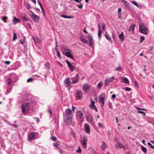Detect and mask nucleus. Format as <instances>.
Listing matches in <instances>:
<instances>
[{"label": "nucleus", "mask_w": 154, "mask_h": 154, "mask_svg": "<svg viewBox=\"0 0 154 154\" xmlns=\"http://www.w3.org/2000/svg\"><path fill=\"white\" fill-rule=\"evenodd\" d=\"M137 112L140 113V114H142L143 116L145 115V113L143 111H138Z\"/></svg>", "instance_id": "nucleus-44"}, {"label": "nucleus", "mask_w": 154, "mask_h": 154, "mask_svg": "<svg viewBox=\"0 0 154 154\" xmlns=\"http://www.w3.org/2000/svg\"><path fill=\"white\" fill-rule=\"evenodd\" d=\"M33 39L35 43H38L39 41L38 38L37 37L34 36L33 37Z\"/></svg>", "instance_id": "nucleus-33"}, {"label": "nucleus", "mask_w": 154, "mask_h": 154, "mask_svg": "<svg viewBox=\"0 0 154 154\" xmlns=\"http://www.w3.org/2000/svg\"><path fill=\"white\" fill-rule=\"evenodd\" d=\"M17 38V34L16 33L14 32L13 33V41H14Z\"/></svg>", "instance_id": "nucleus-38"}, {"label": "nucleus", "mask_w": 154, "mask_h": 154, "mask_svg": "<svg viewBox=\"0 0 154 154\" xmlns=\"http://www.w3.org/2000/svg\"><path fill=\"white\" fill-rule=\"evenodd\" d=\"M11 62L9 61H5L4 62V63L7 64H9Z\"/></svg>", "instance_id": "nucleus-62"}, {"label": "nucleus", "mask_w": 154, "mask_h": 154, "mask_svg": "<svg viewBox=\"0 0 154 154\" xmlns=\"http://www.w3.org/2000/svg\"><path fill=\"white\" fill-rule=\"evenodd\" d=\"M147 144H148V146H150L151 148H152V149H154V146H152V144L149 142H148L147 143Z\"/></svg>", "instance_id": "nucleus-49"}, {"label": "nucleus", "mask_w": 154, "mask_h": 154, "mask_svg": "<svg viewBox=\"0 0 154 154\" xmlns=\"http://www.w3.org/2000/svg\"><path fill=\"white\" fill-rule=\"evenodd\" d=\"M27 26L30 29H31V26L29 23H27Z\"/></svg>", "instance_id": "nucleus-60"}, {"label": "nucleus", "mask_w": 154, "mask_h": 154, "mask_svg": "<svg viewBox=\"0 0 154 154\" xmlns=\"http://www.w3.org/2000/svg\"><path fill=\"white\" fill-rule=\"evenodd\" d=\"M22 19L24 21H28V19L25 16H23L22 17Z\"/></svg>", "instance_id": "nucleus-47"}, {"label": "nucleus", "mask_w": 154, "mask_h": 154, "mask_svg": "<svg viewBox=\"0 0 154 154\" xmlns=\"http://www.w3.org/2000/svg\"><path fill=\"white\" fill-rule=\"evenodd\" d=\"M54 146L58 148L59 146V144L57 143H55L53 144Z\"/></svg>", "instance_id": "nucleus-48"}, {"label": "nucleus", "mask_w": 154, "mask_h": 154, "mask_svg": "<svg viewBox=\"0 0 154 154\" xmlns=\"http://www.w3.org/2000/svg\"><path fill=\"white\" fill-rule=\"evenodd\" d=\"M64 83L66 87H68L71 85V82L70 80V79L68 78L65 79L64 81Z\"/></svg>", "instance_id": "nucleus-16"}, {"label": "nucleus", "mask_w": 154, "mask_h": 154, "mask_svg": "<svg viewBox=\"0 0 154 154\" xmlns=\"http://www.w3.org/2000/svg\"><path fill=\"white\" fill-rule=\"evenodd\" d=\"M11 126H12L14 127L15 128H17V124H14L11 125Z\"/></svg>", "instance_id": "nucleus-56"}, {"label": "nucleus", "mask_w": 154, "mask_h": 154, "mask_svg": "<svg viewBox=\"0 0 154 154\" xmlns=\"http://www.w3.org/2000/svg\"><path fill=\"white\" fill-rule=\"evenodd\" d=\"M33 79L32 78H29L27 80V82H32L33 80Z\"/></svg>", "instance_id": "nucleus-45"}, {"label": "nucleus", "mask_w": 154, "mask_h": 154, "mask_svg": "<svg viewBox=\"0 0 154 154\" xmlns=\"http://www.w3.org/2000/svg\"><path fill=\"white\" fill-rule=\"evenodd\" d=\"M140 42L141 43L143 41L145 40V38L143 36H142L140 38Z\"/></svg>", "instance_id": "nucleus-52"}, {"label": "nucleus", "mask_w": 154, "mask_h": 154, "mask_svg": "<svg viewBox=\"0 0 154 154\" xmlns=\"http://www.w3.org/2000/svg\"><path fill=\"white\" fill-rule=\"evenodd\" d=\"M134 5L136 6L137 5V3L135 1H132L131 2Z\"/></svg>", "instance_id": "nucleus-54"}, {"label": "nucleus", "mask_w": 154, "mask_h": 154, "mask_svg": "<svg viewBox=\"0 0 154 154\" xmlns=\"http://www.w3.org/2000/svg\"><path fill=\"white\" fill-rule=\"evenodd\" d=\"M77 7L80 9H82L83 7V4H80L77 5Z\"/></svg>", "instance_id": "nucleus-51"}, {"label": "nucleus", "mask_w": 154, "mask_h": 154, "mask_svg": "<svg viewBox=\"0 0 154 154\" xmlns=\"http://www.w3.org/2000/svg\"><path fill=\"white\" fill-rule=\"evenodd\" d=\"M20 42L22 45H24L25 44L24 40H20Z\"/></svg>", "instance_id": "nucleus-57"}, {"label": "nucleus", "mask_w": 154, "mask_h": 154, "mask_svg": "<svg viewBox=\"0 0 154 154\" xmlns=\"http://www.w3.org/2000/svg\"><path fill=\"white\" fill-rule=\"evenodd\" d=\"M105 36L106 39L110 42H111V39L109 37V35L108 34L107 32H106L105 33Z\"/></svg>", "instance_id": "nucleus-24"}, {"label": "nucleus", "mask_w": 154, "mask_h": 154, "mask_svg": "<svg viewBox=\"0 0 154 154\" xmlns=\"http://www.w3.org/2000/svg\"><path fill=\"white\" fill-rule=\"evenodd\" d=\"M124 89L126 91H130L131 90V89L130 88L125 87L124 88Z\"/></svg>", "instance_id": "nucleus-42"}, {"label": "nucleus", "mask_w": 154, "mask_h": 154, "mask_svg": "<svg viewBox=\"0 0 154 154\" xmlns=\"http://www.w3.org/2000/svg\"><path fill=\"white\" fill-rule=\"evenodd\" d=\"M71 80H72V83L75 84L78 82L79 81V75L76 74L75 76L71 78Z\"/></svg>", "instance_id": "nucleus-8"}, {"label": "nucleus", "mask_w": 154, "mask_h": 154, "mask_svg": "<svg viewBox=\"0 0 154 154\" xmlns=\"http://www.w3.org/2000/svg\"><path fill=\"white\" fill-rule=\"evenodd\" d=\"M102 33V31L101 30H99L98 35L100 39L101 38Z\"/></svg>", "instance_id": "nucleus-36"}, {"label": "nucleus", "mask_w": 154, "mask_h": 154, "mask_svg": "<svg viewBox=\"0 0 154 154\" xmlns=\"http://www.w3.org/2000/svg\"><path fill=\"white\" fill-rule=\"evenodd\" d=\"M77 153H81L82 152V150L80 148V146H79L78 148V149L77 150H76V151Z\"/></svg>", "instance_id": "nucleus-41"}, {"label": "nucleus", "mask_w": 154, "mask_h": 154, "mask_svg": "<svg viewBox=\"0 0 154 154\" xmlns=\"http://www.w3.org/2000/svg\"><path fill=\"white\" fill-rule=\"evenodd\" d=\"M85 131V132L88 134H90L91 132L90 129L89 125L87 123H85L84 125Z\"/></svg>", "instance_id": "nucleus-15"}, {"label": "nucleus", "mask_w": 154, "mask_h": 154, "mask_svg": "<svg viewBox=\"0 0 154 154\" xmlns=\"http://www.w3.org/2000/svg\"><path fill=\"white\" fill-rule=\"evenodd\" d=\"M42 10V12L43 14V15L44 16H45V10L44 9V8H42L41 9Z\"/></svg>", "instance_id": "nucleus-59"}, {"label": "nucleus", "mask_w": 154, "mask_h": 154, "mask_svg": "<svg viewBox=\"0 0 154 154\" xmlns=\"http://www.w3.org/2000/svg\"><path fill=\"white\" fill-rule=\"evenodd\" d=\"M35 136V133L34 132H32L29 135L28 137V140H32Z\"/></svg>", "instance_id": "nucleus-17"}, {"label": "nucleus", "mask_w": 154, "mask_h": 154, "mask_svg": "<svg viewBox=\"0 0 154 154\" xmlns=\"http://www.w3.org/2000/svg\"><path fill=\"white\" fill-rule=\"evenodd\" d=\"M63 53L64 55L67 57L72 59L73 58V56L72 55V51L69 49H65L63 50Z\"/></svg>", "instance_id": "nucleus-2"}, {"label": "nucleus", "mask_w": 154, "mask_h": 154, "mask_svg": "<svg viewBox=\"0 0 154 154\" xmlns=\"http://www.w3.org/2000/svg\"><path fill=\"white\" fill-rule=\"evenodd\" d=\"M117 145L120 149H121L123 148V149H124V147L123 145L121 143H117Z\"/></svg>", "instance_id": "nucleus-29"}, {"label": "nucleus", "mask_w": 154, "mask_h": 154, "mask_svg": "<svg viewBox=\"0 0 154 154\" xmlns=\"http://www.w3.org/2000/svg\"><path fill=\"white\" fill-rule=\"evenodd\" d=\"M119 38L121 41H123L124 40L125 36L123 32H122L121 34L119 35Z\"/></svg>", "instance_id": "nucleus-22"}, {"label": "nucleus", "mask_w": 154, "mask_h": 154, "mask_svg": "<svg viewBox=\"0 0 154 154\" xmlns=\"http://www.w3.org/2000/svg\"><path fill=\"white\" fill-rule=\"evenodd\" d=\"M44 66L48 70L50 69V66L49 63L45 64H44Z\"/></svg>", "instance_id": "nucleus-37"}, {"label": "nucleus", "mask_w": 154, "mask_h": 154, "mask_svg": "<svg viewBox=\"0 0 154 154\" xmlns=\"http://www.w3.org/2000/svg\"><path fill=\"white\" fill-rule=\"evenodd\" d=\"M114 80H115L116 81L117 80V79L116 78H115L113 76H112L109 78H106L104 82L105 85L106 87L108 86L109 83L112 82Z\"/></svg>", "instance_id": "nucleus-3"}, {"label": "nucleus", "mask_w": 154, "mask_h": 154, "mask_svg": "<svg viewBox=\"0 0 154 154\" xmlns=\"http://www.w3.org/2000/svg\"><path fill=\"white\" fill-rule=\"evenodd\" d=\"M77 116L81 119H83L84 118V116L82 111H78L76 113Z\"/></svg>", "instance_id": "nucleus-20"}, {"label": "nucleus", "mask_w": 154, "mask_h": 154, "mask_svg": "<svg viewBox=\"0 0 154 154\" xmlns=\"http://www.w3.org/2000/svg\"><path fill=\"white\" fill-rule=\"evenodd\" d=\"M112 98L114 99L116 97V95L115 94H113L112 95Z\"/></svg>", "instance_id": "nucleus-63"}, {"label": "nucleus", "mask_w": 154, "mask_h": 154, "mask_svg": "<svg viewBox=\"0 0 154 154\" xmlns=\"http://www.w3.org/2000/svg\"><path fill=\"white\" fill-rule=\"evenodd\" d=\"M132 26V29L133 31L134 30V27H135V24H132V25L130 27V28H131V26Z\"/></svg>", "instance_id": "nucleus-61"}, {"label": "nucleus", "mask_w": 154, "mask_h": 154, "mask_svg": "<svg viewBox=\"0 0 154 154\" xmlns=\"http://www.w3.org/2000/svg\"><path fill=\"white\" fill-rule=\"evenodd\" d=\"M114 70L115 71H119L121 72L122 70V68L120 66H119L118 67L115 68Z\"/></svg>", "instance_id": "nucleus-31"}, {"label": "nucleus", "mask_w": 154, "mask_h": 154, "mask_svg": "<svg viewBox=\"0 0 154 154\" xmlns=\"http://www.w3.org/2000/svg\"><path fill=\"white\" fill-rule=\"evenodd\" d=\"M25 4L26 5V8L28 10L31 8V6L28 3H25Z\"/></svg>", "instance_id": "nucleus-30"}, {"label": "nucleus", "mask_w": 154, "mask_h": 154, "mask_svg": "<svg viewBox=\"0 0 154 154\" xmlns=\"http://www.w3.org/2000/svg\"><path fill=\"white\" fill-rule=\"evenodd\" d=\"M65 61H66V63L69 69L72 72L74 70V69L75 68V67H74V66H73L72 64L70 62H69V61H68L67 60H66Z\"/></svg>", "instance_id": "nucleus-14"}, {"label": "nucleus", "mask_w": 154, "mask_h": 154, "mask_svg": "<svg viewBox=\"0 0 154 154\" xmlns=\"http://www.w3.org/2000/svg\"><path fill=\"white\" fill-rule=\"evenodd\" d=\"M103 83L102 82H100L97 85V87L98 88H100L102 86Z\"/></svg>", "instance_id": "nucleus-34"}, {"label": "nucleus", "mask_w": 154, "mask_h": 154, "mask_svg": "<svg viewBox=\"0 0 154 154\" xmlns=\"http://www.w3.org/2000/svg\"><path fill=\"white\" fill-rule=\"evenodd\" d=\"M56 52L57 56L60 59L61 58V57L60 53L59 51H56Z\"/></svg>", "instance_id": "nucleus-39"}, {"label": "nucleus", "mask_w": 154, "mask_h": 154, "mask_svg": "<svg viewBox=\"0 0 154 154\" xmlns=\"http://www.w3.org/2000/svg\"><path fill=\"white\" fill-rule=\"evenodd\" d=\"M99 99L102 104V106H103L105 103V95L104 94L100 95L99 96Z\"/></svg>", "instance_id": "nucleus-13"}, {"label": "nucleus", "mask_w": 154, "mask_h": 154, "mask_svg": "<svg viewBox=\"0 0 154 154\" xmlns=\"http://www.w3.org/2000/svg\"><path fill=\"white\" fill-rule=\"evenodd\" d=\"M61 17L65 18H73V16H70L65 15H64L61 14L60 15Z\"/></svg>", "instance_id": "nucleus-25"}, {"label": "nucleus", "mask_w": 154, "mask_h": 154, "mask_svg": "<svg viewBox=\"0 0 154 154\" xmlns=\"http://www.w3.org/2000/svg\"><path fill=\"white\" fill-rule=\"evenodd\" d=\"M98 125L99 126L100 128H103L104 127L103 125L100 123H98Z\"/></svg>", "instance_id": "nucleus-53"}, {"label": "nucleus", "mask_w": 154, "mask_h": 154, "mask_svg": "<svg viewBox=\"0 0 154 154\" xmlns=\"http://www.w3.org/2000/svg\"><path fill=\"white\" fill-rule=\"evenodd\" d=\"M64 122L66 124L69 125L71 123L72 119L71 116H64Z\"/></svg>", "instance_id": "nucleus-6"}, {"label": "nucleus", "mask_w": 154, "mask_h": 154, "mask_svg": "<svg viewBox=\"0 0 154 154\" xmlns=\"http://www.w3.org/2000/svg\"><path fill=\"white\" fill-rule=\"evenodd\" d=\"M30 105L29 103H24L22 106V111L23 113H25L26 111L28 110Z\"/></svg>", "instance_id": "nucleus-7"}, {"label": "nucleus", "mask_w": 154, "mask_h": 154, "mask_svg": "<svg viewBox=\"0 0 154 154\" xmlns=\"http://www.w3.org/2000/svg\"><path fill=\"white\" fill-rule=\"evenodd\" d=\"M90 87L89 85L87 83H85L83 85V89L85 92H86L89 89Z\"/></svg>", "instance_id": "nucleus-18"}, {"label": "nucleus", "mask_w": 154, "mask_h": 154, "mask_svg": "<svg viewBox=\"0 0 154 154\" xmlns=\"http://www.w3.org/2000/svg\"><path fill=\"white\" fill-rule=\"evenodd\" d=\"M88 38L89 41V43H88V44H89L90 46H91L93 45L94 43V41L93 39L92 35L91 34H88Z\"/></svg>", "instance_id": "nucleus-12"}, {"label": "nucleus", "mask_w": 154, "mask_h": 154, "mask_svg": "<svg viewBox=\"0 0 154 154\" xmlns=\"http://www.w3.org/2000/svg\"><path fill=\"white\" fill-rule=\"evenodd\" d=\"M51 139L54 141H56L57 140V138L55 137H51Z\"/></svg>", "instance_id": "nucleus-58"}, {"label": "nucleus", "mask_w": 154, "mask_h": 154, "mask_svg": "<svg viewBox=\"0 0 154 154\" xmlns=\"http://www.w3.org/2000/svg\"><path fill=\"white\" fill-rule=\"evenodd\" d=\"M134 84L135 86H136L137 87H139V85L137 81H135L134 82Z\"/></svg>", "instance_id": "nucleus-46"}, {"label": "nucleus", "mask_w": 154, "mask_h": 154, "mask_svg": "<svg viewBox=\"0 0 154 154\" xmlns=\"http://www.w3.org/2000/svg\"><path fill=\"white\" fill-rule=\"evenodd\" d=\"M72 110L70 109H66L65 110V114L64 116H71Z\"/></svg>", "instance_id": "nucleus-19"}, {"label": "nucleus", "mask_w": 154, "mask_h": 154, "mask_svg": "<svg viewBox=\"0 0 154 154\" xmlns=\"http://www.w3.org/2000/svg\"><path fill=\"white\" fill-rule=\"evenodd\" d=\"M141 150L143 152L145 153L147 152V149H146L145 147L143 146H142L141 147Z\"/></svg>", "instance_id": "nucleus-32"}, {"label": "nucleus", "mask_w": 154, "mask_h": 154, "mask_svg": "<svg viewBox=\"0 0 154 154\" xmlns=\"http://www.w3.org/2000/svg\"><path fill=\"white\" fill-rule=\"evenodd\" d=\"M8 85L9 86L10 85L12 82V80L10 78H9L8 79Z\"/></svg>", "instance_id": "nucleus-40"}, {"label": "nucleus", "mask_w": 154, "mask_h": 154, "mask_svg": "<svg viewBox=\"0 0 154 154\" xmlns=\"http://www.w3.org/2000/svg\"><path fill=\"white\" fill-rule=\"evenodd\" d=\"M88 38L89 41V43H88V44H89L90 46H91L93 45L94 43V41L93 39L92 35L91 34H88Z\"/></svg>", "instance_id": "nucleus-11"}, {"label": "nucleus", "mask_w": 154, "mask_h": 154, "mask_svg": "<svg viewBox=\"0 0 154 154\" xmlns=\"http://www.w3.org/2000/svg\"><path fill=\"white\" fill-rule=\"evenodd\" d=\"M88 140L87 138L85 136L82 137V139H81L80 141L81 145L84 149H86L87 148Z\"/></svg>", "instance_id": "nucleus-5"}, {"label": "nucleus", "mask_w": 154, "mask_h": 154, "mask_svg": "<svg viewBox=\"0 0 154 154\" xmlns=\"http://www.w3.org/2000/svg\"><path fill=\"white\" fill-rule=\"evenodd\" d=\"M112 38L114 39V41L116 42V39L115 35L113 33H112Z\"/></svg>", "instance_id": "nucleus-50"}, {"label": "nucleus", "mask_w": 154, "mask_h": 154, "mask_svg": "<svg viewBox=\"0 0 154 154\" xmlns=\"http://www.w3.org/2000/svg\"><path fill=\"white\" fill-rule=\"evenodd\" d=\"M20 21V19H17L15 17H14V19L13 20V23L14 24H16L18 22Z\"/></svg>", "instance_id": "nucleus-26"}, {"label": "nucleus", "mask_w": 154, "mask_h": 154, "mask_svg": "<svg viewBox=\"0 0 154 154\" xmlns=\"http://www.w3.org/2000/svg\"><path fill=\"white\" fill-rule=\"evenodd\" d=\"M136 6L140 9H141L142 7V6L141 5H139L138 4H137Z\"/></svg>", "instance_id": "nucleus-55"}, {"label": "nucleus", "mask_w": 154, "mask_h": 154, "mask_svg": "<svg viewBox=\"0 0 154 154\" xmlns=\"http://www.w3.org/2000/svg\"><path fill=\"white\" fill-rule=\"evenodd\" d=\"M91 104L89 105V106L90 107L92 108V109H93V106H95L94 105V101L92 100H91Z\"/></svg>", "instance_id": "nucleus-35"}, {"label": "nucleus", "mask_w": 154, "mask_h": 154, "mask_svg": "<svg viewBox=\"0 0 154 154\" xmlns=\"http://www.w3.org/2000/svg\"><path fill=\"white\" fill-rule=\"evenodd\" d=\"M106 146L105 143L103 141L102 142V145L101 146V148L103 150H104L106 147Z\"/></svg>", "instance_id": "nucleus-28"}, {"label": "nucleus", "mask_w": 154, "mask_h": 154, "mask_svg": "<svg viewBox=\"0 0 154 154\" xmlns=\"http://www.w3.org/2000/svg\"><path fill=\"white\" fill-rule=\"evenodd\" d=\"M82 97V92L81 90L77 91L76 98L77 100L81 99Z\"/></svg>", "instance_id": "nucleus-10"}, {"label": "nucleus", "mask_w": 154, "mask_h": 154, "mask_svg": "<svg viewBox=\"0 0 154 154\" xmlns=\"http://www.w3.org/2000/svg\"><path fill=\"white\" fill-rule=\"evenodd\" d=\"M2 18V20L4 22H6L7 18V17H6V16L3 17Z\"/></svg>", "instance_id": "nucleus-43"}, {"label": "nucleus", "mask_w": 154, "mask_h": 154, "mask_svg": "<svg viewBox=\"0 0 154 154\" xmlns=\"http://www.w3.org/2000/svg\"><path fill=\"white\" fill-rule=\"evenodd\" d=\"M123 80V82L126 84H128L129 83V81L128 79L126 77H124L122 78Z\"/></svg>", "instance_id": "nucleus-23"}, {"label": "nucleus", "mask_w": 154, "mask_h": 154, "mask_svg": "<svg viewBox=\"0 0 154 154\" xmlns=\"http://www.w3.org/2000/svg\"><path fill=\"white\" fill-rule=\"evenodd\" d=\"M35 119H36L37 121V122L38 123V122H39V119L37 117H35L34 118Z\"/></svg>", "instance_id": "nucleus-64"}, {"label": "nucleus", "mask_w": 154, "mask_h": 154, "mask_svg": "<svg viewBox=\"0 0 154 154\" xmlns=\"http://www.w3.org/2000/svg\"><path fill=\"white\" fill-rule=\"evenodd\" d=\"M122 2L124 4L126 8L127 9H129L130 8V6L129 5V3L126 1L125 0H123L122 1Z\"/></svg>", "instance_id": "nucleus-21"}, {"label": "nucleus", "mask_w": 154, "mask_h": 154, "mask_svg": "<svg viewBox=\"0 0 154 154\" xmlns=\"http://www.w3.org/2000/svg\"><path fill=\"white\" fill-rule=\"evenodd\" d=\"M139 31L140 32L145 35L148 33L147 28L142 23H139Z\"/></svg>", "instance_id": "nucleus-1"}, {"label": "nucleus", "mask_w": 154, "mask_h": 154, "mask_svg": "<svg viewBox=\"0 0 154 154\" xmlns=\"http://www.w3.org/2000/svg\"><path fill=\"white\" fill-rule=\"evenodd\" d=\"M80 40L82 42H83L87 44H88V41L86 39L84 38L83 37H80Z\"/></svg>", "instance_id": "nucleus-27"}, {"label": "nucleus", "mask_w": 154, "mask_h": 154, "mask_svg": "<svg viewBox=\"0 0 154 154\" xmlns=\"http://www.w3.org/2000/svg\"><path fill=\"white\" fill-rule=\"evenodd\" d=\"M29 12L30 16L33 20L36 23H38L39 20V17L36 14H35L31 11H29Z\"/></svg>", "instance_id": "nucleus-4"}, {"label": "nucleus", "mask_w": 154, "mask_h": 154, "mask_svg": "<svg viewBox=\"0 0 154 154\" xmlns=\"http://www.w3.org/2000/svg\"><path fill=\"white\" fill-rule=\"evenodd\" d=\"M86 118L88 122L92 124H94V121L92 116L91 115H87L86 117Z\"/></svg>", "instance_id": "nucleus-9"}]
</instances>
